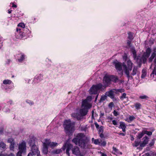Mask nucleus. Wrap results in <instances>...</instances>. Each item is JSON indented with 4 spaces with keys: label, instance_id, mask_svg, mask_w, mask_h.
I'll return each mask as SVG.
<instances>
[{
    "label": "nucleus",
    "instance_id": "obj_51",
    "mask_svg": "<svg viewBox=\"0 0 156 156\" xmlns=\"http://www.w3.org/2000/svg\"><path fill=\"white\" fill-rule=\"evenodd\" d=\"M99 133H103V127L102 126H101L100 129L99 130Z\"/></svg>",
    "mask_w": 156,
    "mask_h": 156
},
{
    "label": "nucleus",
    "instance_id": "obj_41",
    "mask_svg": "<svg viewBox=\"0 0 156 156\" xmlns=\"http://www.w3.org/2000/svg\"><path fill=\"white\" fill-rule=\"evenodd\" d=\"M126 94L125 93H124L122 95V96H120V98L121 100H122L124 99V98H126Z\"/></svg>",
    "mask_w": 156,
    "mask_h": 156
},
{
    "label": "nucleus",
    "instance_id": "obj_27",
    "mask_svg": "<svg viewBox=\"0 0 156 156\" xmlns=\"http://www.w3.org/2000/svg\"><path fill=\"white\" fill-rule=\"evenodd\" d=\"M0 148H2L4 149L6 148V144L3 142H0Z\"/></svg>",
    "mask_w": 156,
    "mask_h": 156
},
{
    "label": "nucleus",
    "instance_id": "obj_63",
    "mask_svg": "<svg viewBox=\"0 0 156 156\" xmlns=\"http://www.w3.org/2000/svg\"><path fill=\"white\" fill-rule=\"evenodd\" d=\"M144 155L145 156H149L150 154L149 153H146L143 155V156Z\"/></svg>",
    "mask_w": 156,
    "mask_h": 156
},
{
    "label": "nucleus",
    "instance_id": "obj_62",
    "mask_svg": "<svg viewBox=\"0 0 156 156\" xmlns=\"http://www.w3.org/2000/svg\"><path fill=\"white\" fill-rule=\"evenodd\" d=\"M102 133H100V136L101 138H103L104 137V135Z\"/></svg>",
    "mask_w": 156,
    "mask_h": 156
},
{
    "label": "nucleus",
    "instance_id": "obj_4",
    "mask_svg": "<svg viewBox=\"0 0 156 156\" xmlns=\"http://www.w3.org/2000/svg\"><path fill=\"white\" fill-rule=\"evenodd\" d=\"M64 127L66 133H71L73 132V127L70 120H66L65 121Z\"/></svg>",
    "mask_w": 156,
    "mask_h": 156
},
{
    "label": "nucleus",
    "instance_id": "obj_9",
    "mask_svg": "<svg viewBox=\"0 0 156 156\" xmlns=\"http://www.w3.org/2000/svg\"><path fill=\"white\" fill-rule=\"evenodd\" d=\"M82 106L84 108L80 109L79 112L82 116H84L87 114L88 110L90 108H88L87 107H85L84 105Z\"/></svg>",
    "mask_w": 156,
    "mask_h": 156
},
{
    "label": "nucleus",
    "instance_id": "obj_46",
    "mask_svg": "<svg viewBox=\"0 0 156 156\" xmlns=\"http://www.w3.org/2000/svg\"><path fill=\"white\" fill-rule=\"evenodd\" d=\"M8 142L10 143H12L14 142V139L12 138H10L8 139Z\"/></svg>",
    "mask_w": 156,
    "mask_h": 156
},
{
    "label": "nucleus",
    "instance_id": "obj_61",
    "mask_svg": "<svg viewBox=\"0 0 156 156\" xmlns=\"http://www.w3.org/2000/svg\"><path fill=\"white\" fill-rule=\"evenodd\" d=\"M127 78L128 79V80H129V79L131 80H132L133 79V78L132 76L129 75V77H127Z\"/></svg>",
    "mask_w": 156,
    "mask_h": 156
},
{
    "label": "nucleus",
    "instance_id": "obj_14",
    "mask_svg": "<svg viewBox=\"0 0 156 156\" xmlns=\"http://www.w3.org/2000/svg\"><path fill=\"white\" fill-rule=\"evenodd\" d=\"M126 65L127 69H129L130 70H131L133 63L131 61L130 59L128 60L126 63H124Z\"/></svg>",
    "mask_w": 156,
    "mask_h": 156
},
{
    "label": "nucleus",
    "instance_id": "obj_43",
    "mask_svg": "<svg viewBox=\"0 0 156 156\" xmlns=\"http://www.w3.org/2000/svg\"><path fill=\"white\" fill-rule=\"evenodd\" d=\"M155 139H152L151 142L150 143L149 145L150 147H151L153 146L154 144Z\"/></svg>",
    "mask_w": 156,
    "mask_h": 156
},
{
    "label": "nucleus",
    "instance_id": "obj_48",
    "mask_svg": "<svg viewBox=\"0 0 156 156\" xmlns=\"http://www.w3.org/2000/svg\"><path fill=\"white\" fill-rule=\"evenodd\" d=\"M132 40H127V44L128 45L129 47H131V42Z\"/></svg>",
    "mask_w": 156,
    "mask_h": 156
},
{
    "label": "nucleus",
    "instance_id": "obj_22",
    "mask_svg": "<svg viewBox=\"0 0 156 156\" xmlns=\"http://www.w3.org/2000/svg\"><path fill=\"white\" fill-rule=\"evenodd\" d=\"M136 62L138 63L139 67L140 66V65L141 64L142 60L140 56H138L136 57Z\"/></svg>",
    "mask_w": 156,
    "mask_h": 156
},
{
    "label": "nucleus",
    "instance_id": "obj_3",
    "mask_svg": "<svg viewBox=\"0 0 156 156\" xmlns=\"http://www.w3.org/2000/svg\"><path fill=\"white\" fill-rule=\"evenodd\" d=\"M103 85L101 83L93 85L89 90V93L90 94H97L100 91L104 90Z\"/></svg>",
    "mask_w": 156,
    "mask_h": 156
},
{
    "label": "nucleus",
    "instance_id": "obj_42",
    "mask_svg": "<svg viewBox=\"0 0 156 156\" xmlns=\"http://www.w3.org/2000/svg\"><path fill=\"white\" fill-rule=\"evenodd\" d=\"M139 98L141 99H147L148 98V97L145 95H141L140 96Z\"/></svg>",
    "mask_w": 156,
    "mask_h": 156
},
{
    "label": "nucleus",
    "instance_id": "obj_17",
    "mask_svg": "<svg viewBox=\"0 0 156 156\" xmlns=\"http://www.w3.org/2000/svg\"><path fill=\"white\" fill-rule=\"evenodd\" d=\"M122 67L124 70L125 73L127 77H129L130 74L129 71L130 70L128 69H127L126 65L124 62L122 63Z\"/></svg>",
    "mask_w": 156,
    "mask_h": 156
},
{
    "label": "nucleus",
    "instance_id": "obj_54",
    "mask_svg": "<svg viewBox=\"0 0 156 156\" xmlns=\"http://www.w3.org/2000/svg\"><path fill=\"white\" fill-rule=\"evenodd\" d=\"M23 153V152H21L20 151H19L16 154V156H22V153Z\"/></svg>",
    "mask_w": 156,
    "mask_h": 156
},
{
    "label": "nucleus",
    "instance_id": "obj_36",
    "mask_svg": "<svg viewBox=\"0 0 156 156\" xmlns=\"http://www.w3.org/2000/svg\"><path fill=\"white\" fill-rule=\"evenodd\" d=\"M15 142L12 143H10V149L11 150H13L14 149V145H15Z\"/></svg>",
    "mask_w": 156,
    "mask_h": 156
},
{
    "label": "nucleus",
    "instance_id": "obj_11",
    "mask_svg": "<svg viewBox=\"0 0 156 156\" xmlns=\"http://www.w3.org/2000/svg\"><path fill=\"white\" fill-rule=\"evenodd\" d=\"M113 63L117 70L120 71L122 70V65L121 63L119 62L117 60H115L113 62Z\"/></svg>",
    "mask_w": 156,
    "mask_h": 156
},
{
    "label": "nucleus",
    "instance_id": "obj_2",
    "mask_svg": "<svg viewBox=\"0 0 156 156\" xmlns=\"http://www.w3.org/2000/svg\"><path fill=\"white\" fill-rule=\"evenodd\" d=\"M35 140L32 138L29 140V143L31 147L30 153L33 154L34 156H41L37 146L35 144Z\"/></svg>",
    "mask_w": 156,
    "mask_h": 156
},
{
    "label": "nucleus",
    "instance_id": "obj_1",
    "mask_svg": "<svg viewBox=\"0 0 156 156\" xmlns=\"http://www.w3.org/2000/svg\"><path fill=\"white\" fill-rule=\"evenodd\" d=\"M89 140L82 133H79L72 140V142L83 149L87 147V144Z\"/></svg>",
    "mask_w": 156,
    "mask_h": 156
},
{
    "label": "nucleus",
    "instance_id": "obj_25",
    "mask_svg": "<svg viewBox=\"0 0 156 156\" xmlns=\"http://www.w3.org/2000/svg\"><path fill=\"white\" fill-rule=\"evenodd\" d=\"M147 75V73L146 71L144 69H143L142 71V75L141 77L142 78H144Z\"/></svg>",
    "mask_w": 156,
    "mask_h": 156
},
{
    "label": "nucleus",
    "instance_id": "obj_31",
    "mask_svg": "<svg viewBox=\"0 0 156 156\" xmlns=\"http://www.w3.org/2000/svg\"><path fill=\"white\" fill-rule=\"evenodd\" d=\"M12 83V81L10 80H5L3 81V83L5 84H10Z\"/></svg>",
    "mask_w": 156,
    "mask_h": 156
},
{
    "label": "nucleus",
    "instance_id": "obj_59",
    "mask_svg": "<svg viewBox=\"0 0 156 156\" xmlns=\"http://www.w3.org/2000/svg\"><path fill=\"white\" fill-rule=\"evenodd\" d=\"M113 124L114 125H116L117 124L116 121L115 120H114L112 121Z\"/></svg>",
    "mask_w": 156,
    "mask_h": 156
},
{
    "label": "nucleus",
    "instance_id": "obj_24",
    "mask_svg": "<svg viewBox=\"0 0 156 156\" xmlns=\"http://www.w3.org/2000/svg\"><path fill=\"white\" fill-rule=\"evenodd\" d=\"M19 55H20L21 56L20 58L18 59V60L19 62H21L24 59L25 56L22 53H20Z\"/></svg>",
    "mask_w": 156,
    "mask_h": 156
},
{
    "label": "nucleus",
    "instance_id": "obj_44",
    "mask_svg": "<svg viewBox=\"0 0 156 156\" xmlns=\"http://www.w3.org/2000/svg\"><path fill=\"white\" fill-rule=\"evenodd\" d=\"M123 58L124 60H125L126 62L129 59L127 58V55L126 54H125L124 55H123Z\"/></svg>",
    "mask_w": 156,
    "mask_h": 156
},
{
    "label": "nucleus",
    "instance_id": "obj_21",
    "mask_svg": "<svg viewBox=\"0 0 156 156\" xmlns=\"http://www.w3.org/2000/svg\"><path fill=\"white\" fill-rule=\"evenodd\" d=\"M138 72V68L136 66H134L132 71V73H131L132 76H134L137 74Z\"/></svg>",
    "mask_w": 156,
    "mask_h": 156
},
{
    "label": "nucleus",
    "instance_id": "obj_56",
    "mask_svg": "<svg viewBox=\"0 0 156 156\" xmlns=\"http://www.w3.org/2000/svg\"><path fill=\"white\" fill-rule=\"evenodd\" d=\"M98 153H100L101 154V156H107V155H106V154H105L104 153H103L100 151H98Z\"/></svg>",
    "mask_w": 156,
    "mask_h": 156
},
{
    "label": "nucleus",
    "instance_id": "obj_58",
    "mask_svg": "<svg viewBox=\"0 0 156 156\" xmlns=\"http://www.w3.org/2000/svg\"><path fill=\"white\" fill-rule=\"evenodd\" d=\"M70 150L68 148H66V153L68 155H69V151Z\"/></svg>",
    "mask_w": 156,
    "mask_h": 156
},
{
    "label": "nucleus",
    "instance_id": "obj_16",
    "mask_svg": "<svg viewBox=\"0 0 156 156\" xmlns=\"http://www.w3.org/2000/svg\"><path fill=\"white\" fill-rule=\"evenodd\" d=\"M151 52V49L150 48H148L147 49L145 52L144 53L142 56L148 58L150 56Z\"/></svg>",
    "mask_w": 156,
    "mask_h": 156
},
{
    "label": "nucleus",
    "instance_id": "obj_23",
    "mask_svg": "<svg viewBox=\"0 0 156 156\" xmlns=\"http://www.w3.org/2000/svg\"><path fill=\"white\" fill-rule=\"evenodd\" d=\"M120 127L122 129V130L123 132L125 131V129L126 127L125 123L123 122H120Z\"/></svg>",
    "mask_w": 156,
    "mask_h": 156
},
{
    "label": "nucleus",
    "instance_id": "obj_32",
    "mask_svg": "<svg viewBox=\"0 0 156 156\" xmlns=\"http://www.w3.org/2000/svg\"><path fill=\"white\" fill-rule=\"evenodd\" d=\"M140 142H138L136 140H135L134 143L132 144L133 147H137L140 144Z\"/></svg>",
    "mask_w": 156,
    "mask_h": 156
},
{
    "label": "nucleus",
    "instance_id": "obj_29",
    "mask_svg": "<svg viewBox=\"0 0 156 156\" xmlns=\"http://www.w3.org/2000/svg\"><path fill=\"white\" fill-rule=\"evenodd\" d=\"M106 144V142L105 141H102L100 140V142L99 145L102 146H105Z\"/></svg>",
    "mask_w": 156,
    "mask_h": 156
},
{
    "label": "nucleus",
    "instance_id": "obj_49",
    "mask_svg": "<svg viewBox=\"0 0 156 156\" xmlns=\"http://www.w3.org/2000/svg\"><path fill=\"white\" fill-rule=\"evenodd\" d=\"M66 146H67V148L71 150V148L73 147V145L71 144H66Z\"/></svg>",
    "mask_w": 156,
    "mask_h": 156
},
{
    "label": "nucleus",
    "instance_id": "obj_45",
    "mask_svg": "<svg viewBox=\"0 0 156 156\" xmlns=\"http://www.w3.org/2000/svg\"><path fill=\"white\" fill-rule=\"evenodd\" d=\"M147 58H145L144 56H142V62L143 63H145Z\"/></svg>",
    "mask_w": 156,
    "mask_h": 156
},
{
    "label": "nucleus",
    "instance_id": "obj_15",
    "mask_svg": "<svg viewBox=\"0 0 156 156\" xmlns=\"http://www.w3.org/2000/svg\"><path fill=\"white\" fill-rule=\"evenodd\" d=\"M153 52L151 54V56L149 58V62H151L153 59L156 55V48H154L153 49Z\"/></svg>",
    "mask_w": 156,
    "mask_h": 156
},
{
    "label": "nucleus",
    "instance_id": "obj_34",
    "mask_svg": "<svg viewBox=\"0 0 156 156\" xmlns=\"http://www.w3.org/2000/svg\"><path fill=\"white\" fill-rule=\"evenodd\" d=\"M100 140L98 139H95L94 141V143L96 145H99Z\"/></svg>",
    "mask_w": 156,
    "mask_h": 156
},
{
    "label": "nucleus",
    "instance_id": "obj_10",
    "mask_svg": "<svg viewBox=\"0 0 156 156\" xmlns=\"http://www.w3.org/2000/svg\"><path fill=\"white\" fill-rule=\"evenodd\" d=\"M115 89H114L106 92L105 95H106L107 96L109 97L112 99H114L115 98L114 93H115Z\"/></svg>",
    "mask_w": 156,
    "mask_h": 156
},
{
    "label": "nucleus",
    "instance_id": "obj_47",
    "mask_svg": "<svg viewBox=\"0 0 156 156\" xmlns=\"http://www.w3.org/2000/svg\"><path fill=\"white\" fill-rule=\"evenodd\" d=\"M19 27H22V28H23L25 27V26L24 24L23 23H20L18 24Z\"/></svg>",
    "mask_w": 156,
    "mask_h": 156
},
{
    "label": "nucleus",
    "instance_id": "obj_33",
    "mask_svg": "<svg viewBox=\"0 0 156 156\" xmlns=\"http://www.w3.org/2000/svg\"><path fill=\"white\" fill-rule=\"evenodd\" d=\"M113 149V153L115 154H118L119 153V150L116 149L115 147H113L112 148Z\"/></svg>",
    "mask_w": 156,
    "mask_h": 156
},
{
    "label": "nucleus",
    "instance_id": "obj_26",
    "mask_svg": "<svg viewBox=\"0 0 156 156\" xmlns=\"http://www.w3.org/2000/svg\"><path fill=\"white\" fill-rule=\"evenodd\" d=\"M128 38L129 40H132L133 38V36L132 33L130 32L128 33Z\"/></svg>",
    "mask_w": 156,
    "mask_h": 156
},
{
    "label": "nucleus",
    "instance_id": "obj_20",
    "mask_svg": "<svg viewBox=\"0 0 156 156\" xmlns=\"http://www.w3.org/2000/svg\"><path fill=\"white\" fill-rule=\"evenodd\" d=\"M131 50L133 55V57L134 59L136 60L137 57L136 52L135 48L133 47L131 48Z\"/></svg>",
    "mask_w": 156,
    "mask_h": 156
},
{
    "label": "nucleus",
    "instance_id": "obj_19",
    "mask_svg": "<svg viewBox=\"0 0 156 156\" xmlns=\"http://www.w3.org/2000/svg\"><path fill=\"white\" fill-rule=\"evenodd\" d=\"M111 81L116 83L117 82L119 78L117 76L110 75Z\"/></svg>",
    "mask_w": 156,
    "mask_h": 156
},
{
    "label": "nucleus",
    "instance_id": "obj_35",
    "mask_svg": "<svg viewBox=\"0 0 156 156\" xmlns=\"http://www.w3.org/2000/svg\"><path fill=\"white\" fill-rule=\"evenodd\" d=\"M135 108L137 109H140L141 107V105L139 103H136L135 105Z\"/></svg>",
    "mask_w": 156,
    "mask_h": 156
},
{
    "label": "nucleus",
    "instance_id": "obj_57",
    "mask_svg": "<svg viewBox=\"0 0 156 156\" xmlns=\"http://www.w3.org/2000/svg\"><path fill=\"white\" fill-rule=\"evenodd\" d=\"M113 114L115 116H117L119 115L118 113V112L116 111L115 110L114 111Z\"/></svg>",
    "mask_w": 156,
    "mask_h": 156
},
{
    "label": "nucleus",
    "instance_id": "obj_6",
    "mask_svg": "<svg viewBox=\"0 0 156 156\" xmlns=\"http://www.w3.org/2000/svg\"><path fill=\"white\" fill-rule=\"evenodd\" d=\"M92 98L91 96H88L85 100L82 101V106L84 105L85 107H87L88 108H90L92 105L89 102L92 100Z\"/></svg>",
    "mask_w": 156,
    "mask_h": 156
},
{
    "label": "nucleus",
    "instance_id": "obj_53",
    "mask_svg": "<svg viewBox=\"0 0 156 156\" xmlns=\"http://www.w3.org/2000/svg\"><path fill=\"white\" fill-rule=\"evenodd\" d=\"M61 152V150H57L54 151V153L56 154H58L60 153Z\"/></svg>",
    "mask_w": 156,
    "mask_h": 156
},
{
    "label": "nucleus",
    "instance_id": "obj_64",
    "mask_svg": "<svg viewBox=\"0 0 156 156\" xmlns=\"http://www.w3.org/2000/svg\"><path fill=\"white\" fill-rule=\"evenodd\" d=\"M8 156H15V155L13 153H11L10 154L8 155Z\"/></svg>",
    "mask_w": 156,
    "mask_h": 156
},
{
    "label": "nucleus",
    "instance_id": "obj_50",
    "mask_svg": "<svg viewBox=\"0 0 156 156\" xmlns=\"http://www.w3.org/2000/svg\"><path fill=\"white\" fill-rule=\"evenodd\" d=\"M114 106V104L113 102H111L108 105V107L109 108H112V107L113 106Z\"/></svg>",
    "mask_w": 156,
    "mask_h": 156
},
{
    "label": "nucleus",
    "instance_id": "obj_52",
    "mask_svg": "<svg viewBox=\"0 0 156 156\" xmlns=\"http://www.w3.org/2000/svg\"><path fill=\"white\" fill-rule=\"evenodd\" d=\"M153 74H155L156 75V68L154 67V70L152 71V73L151 74V76Z\"/></svg>",
    "mask_w": 156,
    "mask_h": 156
},
{
    "label": "nucleus",
    "instance_id": "obj_30",
    "mask_svg": "<svg viewBox=\"0 0 156 156\" xmlns=\"http://www.w3.org/2000/svg\"><path fill=\"white\" fill-rule=\"evenodd\" d=\"M107 96L105 94V95L101 96L100 100V102H101L104 101L106 99Z\"/></svg>",
    "mask_w": 156,
    "mask_h": 156
},
{
    "label": "nucleus",
    "instance_id": "obj_8",
    "mask_svg": "<svg viewBox=\"0 0 156 156\" xmlns=\"http://www.w3.org/2000/svg\"><path fill=\"white\" fill-rule=\"evenodd\" d=\"M48 146H49L51 148H53L56 147L58 144L55 142H51L50 139H45V142H44Z\"/></svg>",
    "mask_w": 156,
    "mask_h": 156
},
{
    "label": "nucleus",
    "instance_id": "obj_39",
    "mask_svg": "<svg viewBox=\"0 0 156 156\" xmlns=\"http://www.w3.org/2000/svg\"><path fill=\"white\" fill-rule=\"evenodd\" d=\"M143 132L144 133V134H146L150 136L152 134V132L151 131H143Z\"/></svg>",
    "mask_w": 156,
    "mask_h": 156
},
{
    "label": "nucleus",
    "instance_id": "obj_38",
    "mask_svg": "<svg viewBox=\"0 0 156 156\" xmlns=\"http://www.w3.org/2000/svg\"><path fill=\"white\" fill-rule=\"evenodd\" d=\"M144 133L143 132V131L142 133H141L138 134V135L137 136V138L138 139H140L142 137V136H144Z\"/></svg>",
    "mask_w": 156,
    "mask_h": 156
},
{
    "label": "nucleus",
    "instance_id": "obj_7",
    "mask_svg": "<svg viewBox=\"0 0 156 156\" xmlns=\"http://www.w3.org/2000/svg\"><path fill=\"white\" fill-rule=\"evenodd\" d=\"M19 151L24 153H26V146L25 141H23L21 143L19 144Z\"/></svg>",
    "mask_w": 156,
    "mask_h": 156
},
{
    "label": "nucleus",
    "instance_id": "obj_40",
    "mask_svg": "<svg viewBox=\"0 0 156 156\" xmlns=\"http://www.w3.org/2000/svg\"><path fill=\"white\" fill-rule=\"evenodd\" d=\"M135 119V117L133 116H130L129 117V121H128V122L132 121Z\"/></svg>",
    "mask_w": 156,
    "mask_h": 156
},
{
    "label": "nucleus",
    "instance_id": "obj_13",
    "mask_svg": "<svg viewBox=\"0 0 156 156\" xmlns=\"http://www.w3.org/2000/svg\"><path fill=\"white\" fill-rule=\"evenodd\" d=\"M72 151L73 154L76 155L81 156L79 148L78 147H75L72 149Z\"/></svg>",
    "mask_w": 156,
    "mask_h": 156
},
{
    "label": "nucleus",
    "instance_id": "obj_5",
    "mask_svg": "<svg viewBox=\"0 0 156 156\" xmlns=\"http://www.w3.org/2000/svg\"><path fill=\"white\" fill-rule=\"evenodd\" d=\"M103 87L104 89L108 87L111 83L110 75H105L103 79Z\"/></svg>",
    "mask_w": 156,
    "mask_h": 156
},
{
    "label": "nucleus",
    "instance_id": "obj_18",
    "mask_svg": "<svg viewBox=\"0 0 156 156\" xmlns=\"http://www.w3.org/2000/svg\"><path fill=\"white\" fill-rule=\"evenodd\" d=\"M43 153L47 154L48 152V146L44 142L43 143V148L42 150Z\"/></svg>",
    "mask_w": 156,
    "mask_h": 156
},
{
    "label": "nucleus",
    "instance_id": "obj_12",
    "mask_svg": "<svg viewBox=\"0 0 156 156\" xmlns=\"http://www.w3.org/2000/svg\"><path fill=\"white\" fill-rule=\"evenodd\" d=\"M142 140L143 141L140 144V146L141 147H144L148 143L149 138L147 136H145L143 138Z\"/></svg>",
    "mask_w": 156,
    "mask_h": 156
},
{
    "label": "nucleus",
    "instance_id": "obj_60",
    "mask_svg": "<svg viewBox=\"0 0 156 156\" xmlns=\"http://www.w3.org/2000/svg\"><path fill=\"white\" fill-rule=\"evenodd\" d=\"M95 125L97 128L98 129L99 128V125L97 122L95 123Z\"/></svg>",
    "mask_w": 156,
    "mask_h": 156
},
{
    "label": "nucleus",
    "instance_id": "obj_55",
    "mask_svg": "<svg viewBox=\"0 0 156 156\" xmlns=\"http://www.w3.org/2000/svg\"><path fill=\"white\" fill-rule=\"evenodd\" d=\"M4 130V128L2 127L0 128V135H2L3 134Z\"/></svg>",
    "mask_w": 156,
    "mask_h": 156
},
{
    "label": "nucleus",
    "instance_id": "obj_37",
    "mask_svg": "<svg viewBox=\"0 0 156 156\" xmlns=\"http://www.w3.org/2000/svg\"><path fill=\"white\" fill-rule=\"evenodd\" d=\"M42 78L43 76L41 74L39 76H37L36 78H35L34 79V80L35 81H36V80H38V79H39L40 81V80H42Z\"/></svg>",
    "mask_w": 156,
    "mask_h": 156
},
{
    "label": "nucleus",
    "instance_id": "obj_28",
    "mask_svg": "<svg viewBox=\"0 0 156 156\" xmlns=\"http://www.w3.org/2000/svg\"><path fill=\"white\" fill-rule=\"evenodd\" d=\"M115 94H118V92L122 93L124 91V90L123 89H115Z\"/></svg>",
    "mask_w": 156,
    "mask_h": 156
}]
</instances>
